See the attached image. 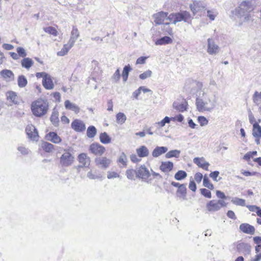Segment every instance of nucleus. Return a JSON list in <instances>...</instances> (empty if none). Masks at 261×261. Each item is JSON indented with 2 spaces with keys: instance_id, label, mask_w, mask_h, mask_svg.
<instances>
[{
  "instance_id": "f257e3e1",
  "label": "nucleus",
  "mask_w": 261,
  "mask_h": 261,
  "mask_svg": "<svg viewBox=\"0 0 261 261\" xmlns=\"http://www.w3.org/2000/svg\"><path fill=\"white\" fill-rule=\"evenodd\" d=\"M32 114L37 117L45 115L49 110V103L46 99L39 98L33 101L31 104Z\"/></svg>"
},
{
  "instance_id": "f03ea898",
  "label": "nucleus",
  "mask_w": 261,
  "mask_h": 261,
  "mask_svg": "<svg viewBox=\"0 0 261 261\" xmlns=\"http://www.w3.org/2000/svg\"><path fill=\"white\" fill-rule=\"evenodd\" d=\"M254 10L251 1H244L241 2L235 10V14L238 17H244L245 21H249L251 19L250 14Z\"/></svg>"
},
{
  "instance_id": "7ed1b4c3",
  "label": "nucleus",
  "mask_w": 261,
  "mask_h": 261,
  "mask_svg": "<svg viewBox=\"0 0 261 261\" xmlns=\"http://www.w3.org/2000/svg\"><path fill=\"white\" fill-rule=\"evenodd\" d=\"M168 20L169 22L165 23L166 24H169V23L175 24L181 21L189 22L191 20V16L189 12L184 11L170 14L168 16Z\"/></svg>"
},
{
  "instance_id": "20e7f679",
  "label": "nucleus",
  "mask_w": 261,
  "mask_h": 261,
  "mask_svg": "<svg viewBox=\"0 0 261 261\" xmlns=\"http://www.w3.org/2000/svg\"><path fill=\"white\" fill-rule=\"evenodd\" d=\"M227 203L222 200H212L207 203L206 208L209 212H216L226 206Z\"/></svg>"
},
{
  "instance_id": "39448f33",
  "label": "nucleus",
  "mask_w": 261,
  "mask_h": 261,
  "mask_svg": "<svg viewBox=\"0 0 261 261\" xmlns=\"http://www.w3.org/2000/svg\"><path fill=\"white\" fill-rule=\"evenodd\" d=\"M196 105L199 112L210 111L214 108V105L210 99L204 101L202 99H197Z\"/></svg>"
},
{
  "instance_id": "423d86ee",
  "label": "nucleus",
  "mask_w": 261,
  "mask_h": 261,
  "mask_svg": "<svg viewBox=\"0 0 261 261\" xmlns=\"http://www.w3.org/2000/svg\"><path fill=\"white\" fill-rule=\"evenodd\" d=\"M89 152L95 156H101L103 155L106 151L105 146L97 142L92 143L89 148Z\"/></svg>"
},
{
  "instance_id": "0eeeda50",
  "label": "nucleus",
  "mask_w": 261,
  "mask_h": 261,
  "mask_svg": "<svg viewBox=\"0 0 261 261\" xmlns=\"http://www.w3.org/2000/svg\"><path fill=\"white\" fill-rule=\"evenodd\" d=\"M94 163L98 168L106 170L110 166L112 161L106 156L97 157L94 160Z\"/></svg>"
},
{
  "instance_id": "6e6552de",
  "label": "nucleus",
  "mask_w": 261,
  "mask_h": 261,
  "mask_svg": "<svg viewBox=\"0 0 261 261\" xmlns=\"http://www.w3.org/2000/svg\"><path fill=\"white\" fill-rule=\"evenodd\" d=\"M191 11L192 12L193 15H196L197 13H200L201 16L202 12H204L205 10V6L200 1H194L190 5Z\"/></svg>"
},
{
  "instance_id": "1a4fd4ad",
  "label": "nucleus",
  "mask_w": 261,
  "mask_h": 261,
  "mask_svg": "<svg viewBox=\"0 0 261 261\" xmlns=\"http://www.w3.org/2000/svg\"><path fill=\"white\" fill-rule=\"evenodd\" d=\"M74 161V156L72 154L66 151L60 157V163L63 166H70Z\"/></svg>"
},
{
  "instance_id": "9d476101",
  "label": "nucleus",
  "mask_w": 261,
  "mask_h": 261,
  "mask_svg": "<svg viewBox=\"0 0 261 261\" xmlns=\"http://www.w3.org/2000/svg\"><path fill=\"white\" fill-rule=\"evenodd\" d=\"M168 13L163 11H161L154 14L152 17L154 22L156 24L160 25L164 24L166 20H168Z\"/></svg>"
},
{
  "instance_id": "9b49d317",
  "label": "nucleus",
  "mask_w": 261,
  "mask_h": 261,
  "mask_svg": "<svg viewBox=\"0 0 261 261\" xmlns=\"http://www.w3.org/2000/svg\"><path fill=\"white\" fill-rule=\"evenodd\" d=\"M71 128L76 132H83L86 129V125L81 120L75 119L73 120L71 124Z\"/></svg>"
},
{
  "instance_id": "f8f14e48",
  "label": "nucleus",
  "mask_w": 261,
  "mask_h": 261,
  "mask_svg": "<svg viewBox=\"0 0 261 261\" xmlns=\"http://www.w3.org/2000/svg\"><path fill=\"white\" fill-rule=\"evenodd\" d=\"M150 176V173L145 165H141L137 169V177L146 180Z\"/></svg>"
},
{
  "instance_id": "ddd939ff",
  "label": "nucleus",
  "mask_w": 261,
  "mask_h": 261,
  "mask_svg": "<svg viewBox=\"0 0 261 261\" xmlns=\"http://www.w3.org/2000/svg\"><path fill=\"white\" fill-rule=\"evenodd\" d=\"M193 162L199 168L204 170L208 171L210 164L207 162L203 157H196L193 159Z\"/></svg>"
},
{
  "instance_id": "4468645a",
  "label": "nucleus",
  "mask_w": 261,
  "mask_h": 261,
  "mask_svg": "<svg viewBox=\"0 0 261 261\" xmlns=\"http://www.w3.org/2000/svg\"><path fill=\"white\" fill-rule=\"evenodd\" d=\"M77 161L83 167H88L90 165V158L86 153H80L77 156Z\"/></svg>"
},
{
  "instance_id": "2eb2a0df",
  "label": "nucleus",
  "mask_w": 261,
  "mask_h": 261,
  "mask_svg": "<svg viewBox=\"0 0 261 261\" xmlns=\"http://www.w3.org/2000/svg\"><path fill=\"white\" fill-rule=\"evenodd\" d=\"M25 132L28 137L33 140H36L38 137V132L34 125L28 124L25 128Z\"/></svg>"
},
{
  "instance_id": "dca6fc26",
  "label": "nucleus",
  "mask_w": 261,
  "mask_h": 261,
  "mask_svg": "<svg viewBox=\"0 0 261 261\" xmlns=\"http://www.w3.org/2000/svg\"><path fill=\"white\" fill-rule=\"evenodd\" d=\"M252 135L255 138V142L257 145L261 142V126L259 124H256L252 128Z\"/></svg>"
},
{
  "instance_id": "f3484780",
  "label": "nucleus",
  "mask_w": 261,
  "mask_h": 261,
  "mask_svg": "<svg viewBox=\"0 0 261 261\" xmlns=\"http://www.w3.org/2000/svg\"><path fill=\"white\" fill-rule=\"evenodd\" d=\"M240 230L246 234H253L255 233V229L254 227L248 223H242L239 226Z\"/></svg>"
},
{
  "instance_id": "a211bd4d",
  "label": "nucleus",
  "mask_w": 261,
  "mask_h": 261,
  "mask_svg": "<svg viewBox=\"0 0 261 261\" xmlns=\"http://www.w3.org/2000/svg\"><path fill=\"white\" fill-rule=\"evenodd\" d=\"M42 84L43 87L46 90H52L55 87L53 78L51 75L48 74L46 76L44 77V79H42Z\"/></svg>"
},
{
  "instance_id": "6ab92c4d",
  "label": "nucleus",
  "mask_w": 261,
  "mask_h": 261,
  "mask_svg": "<svg viewBox=\"0 0 261 261\" xmlns=\"http://www.w3.org/2000/svg\"><path fill=\"white\" fill-rule=\"evenodd\" d=\"M207 51L209 54H216L218 53L219 47L215 43L214 40L213 39L209 38L207 40Z\"/></svg>"
},
{
  "instance_id": "aec40b11",
  "label": "nucleus",
  "mask_w": 261,
  "mask_h": 261,
  "mask_svg": "<svg viewBox=\"0 0 261 261\" xmlns=\"http://www.w3.org/2000/svg\"><path fill=\"white\" fill-rule=\"evenodd\" d=\"M80 36V34L78 29L76 27L73 26L71 32L70 38L68 42L74 46Z\"/></svg>"
},
{
  "instance_id": "412c9836",
  "label": "nucleus",
  "mask_w": 261,
  "mask_h": 261,
  "mask_svg": "<svg viewBox=\"0 0 261 261\" xmlns=\"http://www.w3.org/2000/svg\"><path fill=\"white\" fill-rule=\"evenodd\" d=\"M7 100L11 105L18 104V97L17 94L13 91H8L6 93Z\"/></svg>"
},
{
  "instance_id": "4be33fe9",
  "label": "nucleus",
  "mask_w": 261,
  "mask_h": 261,
  "mask_svg": "<svg viewBox=\"0 0 261 261\" xmlns=\"http://www.w3.org/2000/svg\"><path fill=\"white\" fill-rule=\"evenodd\" d=\"M173 167V163L171 162H162L160 166V169L164 173H168L172 170Z\"/></svg>"
},
{
  "instance_id": "5701e85b",
  "label": "nucleus",
  "mask_w": 261,
  "mask_h": 261,
  "mask_svg": "<svg viewBox=\"0 0 261 261\" xmlns=\"http://www.w3.org/2000/svg\"><path fill=\"white\" fill-rule=\"evenodd\" d=\"M46 140L52 142L54 143H60L62 139L55 132H51L48 133L45 137Z\"/></svg>"
},
{
  "instance_id": "b1692460",
  "label": "nucleus",
  "mask_w": 261,
  "mask_h": 261,
  "mask_svg": "<svg viewBox=\"0 0 261 261\" xmlns=\"http://www.w3.org/2000/svg\"><path fill=\"white\" fill-rule=\"evenodd\" d=\"M73 46V45L67 42L66 44L63 45L61 50L57 53V55L59 57H62L66 55L69 50Z\"/></svg>"
},
{
  "instance_id": "393cba45",
  "label": "nucleus",
  "mask_w": 261,
  "mask_h": 261,
  "mask_svg": "<svg viewBox=\"0 0 261 261\" xmlns=\"http://www.w3.org/2000/svg\"><path fill=\"white\" fill-rule=\"evenodd\" d=\"M64 105L67 110H71L75 114H78L80 111V108L75 104L71 103L69 100L65 101Z\"/></svg>"
},
{
  "instance_id": "a878e982",
  "label": "nucleus",
  "mask_w": 261,
  "mask_h": 261,
  "mask_svg": "<svg viewBox=\"0 0 261 261\" xmlns=\"http://www.w3.org/2000/svg\"><path fill=\"white\" fill-rule=\"evenodd\" d=\"M187 184H181V186L177 189L176 194L177 196L185 199L187 195Z\"/></svg>"
},
{
  "instance_id": "bb28decb",
  "label": "nucleus",
  "mask_w": 261,
  "mask_h": 261,
  "mask_svg": "<svg viewBox=\"0 0 261 261\" xmlns=\"http://www.w3.org/2000/svg\"><path fill=\"white\" fill-rule=\"evenodd\" d=\"M138 155L140 158L146 157L149 154V150L145 146H141L136 149Z\"/></svg>"
},
{
  "instance_id": "cd10ccee",
  "label": "nucleus",
  "mask_w": 261,
  "mask_h": 261,
  "mask_svg": "<svg viewBox=\"0 0 261 261\" xmlns=\"http://www.w3.org/2000/svg\"><path fill=\"white\" fill-rule=\"evenodd\" d=\"M168 149L166 147H155L152 152V155L153 157H158L161 154L166 152Z\"/></svg>"
},
{
  "instance_id": "c85d7f7f",
  "label": "nucleus",
  "mask_w": 261,
  "mask_h": 261,
  "mask_svg": "<svg viewBox=\"0 0 261 261\" xmlns=\"http://www.w3.org/2000/svg\"><path fill=\"white\" fill-rule=\"evenodd\" d=\"M21 64L22 67L29 69L33 65L34 62L30 58H24L21 60Z\"/></svg>"
},
{
  "instance_id": "c756f323",
  "label": "nucleus",
  "mask_w": 261,
  "mask_h": 261,
  "mask_svg": "<svg viewBox=\"0 0 261 261\" xmlns=\"http://www.w3.org/2000/svg\"><path fill=\"white\" fill-rule=\"evenodd\" d=\"M236 249L239 252H242L248 249L249 245L247 243L242 241H239L234 244Z\"/></svg>"
},
{
  "instance_id": "7c9ffc66",
  "label": "nucleus",
  "mask_w": 261,
  "mask_h": 261,
  "mask_svg": "<svg viewBox=\"0 0 261 261\" xmlns=\"http://www.w3.org/2000/svg\"><path fill=\"white\" fill-rule=\"evenodd\" d=\"M172 39L168 36H164L161 38L158 39L155 42L156 45H165L172 43Z\"/></svg>"
},
{
  "instance_id": "2f4dec72",
  "label": "nucleus",
  "mask_w": 261,
  "mask_h": 261,
  "mask_svg": "<svg viewBox=\"0 0 261 261\" xmlns=\"http://www.w3.org/2000/svg\"><path fill=\"white\" fill-rule=\"evenodd\" d=\"M100 141L105 144H107L111 142V137L106 132L102 133L99 135Z\"/></svg>"
},
{
  "instance_id": "473e14b6",
  "label": "nucleus",
  "mask_w": 261,
  "mask_h": 261,
  "mask_svg": "<svg viewBox=\"0 0 261 261\" xmlns=\"http://www.w3.org/2000/svg\"><path fill=\"white\" fill-rule=\"evenodd\" d=\"M50 120L54 126H58L60 122L58 112H53L50 116Z\"/></svg>"
},
{
  "instance_id": "72a5a7b5",
  "label": "nucleus",
  "mask_w": 261,
  "mask_h": 261,
  "mask_svg": "<svg viewBox=\"0 0 261 261\" xmlns=\"http://www.w3.org/2000/svg\"><path fill=\"white\" fill-rule=\"evenodd\" d=\"M41 147L45 152L48 153L53 152L55 149L54 146L52 144L46 142L42 144Z\"/></svg>"
},
{
  "instance_id": "f704fd0d",
  "label": "nucleus",
  "mask_w": 261,
  "mask_h": 261,
  "mask_svg": "<svg viewBox=\"0 0 261 261\" xmlns=\"http://www.w3.org/2000/svg\"><path fill=\"white\" fill-rule=\"evenodd\" d=\"M44 32L54 37L58 35L59 33L57 30L53 27H47L43 29Z\"/></svg>"
},
{
  "instance_id": "c9c22d12",
  "label": "nucleus",
  "mask_w": 261,
  "mask_h": 261,
  "mask_svg": "<svg viewBox=\"0 0 261 261\" xmlns=\"http://www.w3.org/2000/svg\"><path fill=\"white\" fill-rule=\"evenodd\" d=\"M132 70L129 65L125 66L123 68L122 73V77L124 82H125L128 76V73Z\"/></svg>"
},
{
  "instance_id": "e433bc0d",
  "label": "nucleus",
  "mask_w": 261,
  "mask_h": 261,
  "mask_svg": "<svg viewBox=\"0 0 261 261\" xmlns=\"http://www.w3.org/2000/svg\"><path fill=\"white\" fill-rule=\"evenodd\" d=\"M187 173L184 170H178L174 175V178L177 180H181L186 178Z\"/></svg>"
},
{
  "instance_id": "4c0bfd02",
  "label": "nucleus",
  "mask_w": 261,
  "mask_h": 261,
  "mask_svg": "<svg viewBox=\"0 0 261 261\" xmlns=\"http://www.w3.org/2000/svg\"><path fill=\"white\" fill-rule=\"evenodd\" d=\"M97 130L95 126L91 125L87 129V136L89 138H93L96 134Z\"/></svg>"
},
{
  "instance_id": "58836bf2",
  "label": "nucleus",
  "mask_w": 261,
  "mask_h": 261,
  "mask_svg": "<svg viewBox=\"0 0 261 261\" xmlns=\"http://www.w3.org/2000/svg\"><path fill=\"white\" fill-rule=\"evenodd\" d=\"M203 185L211 190L214 189L213 184L211 182L210 180L206 176H204L203 179Z\"/></svg>"
},
{
  "instance_id": "ea45409f",
  "label": "nucleus",
  "mask_w": 261,
  "mask_h": 261,
  "mask_svg": "<svg viewBox=\"0 0 261 261\" xmlns=\"http://www.w3.org/2000/svg\"><path fill=\"white\" fill-rule=\"evenodd\" d=\"M257 154V152L256 151L248 152L244 155L243 159L248 162V163L249 164L250 159L253 158V157L256 156Z\"/></svg>"
},
{
  "instance_id": "a19ab883",
  "label": "nucleus",
  "mask_w": 261,
  "mask_h": 261,
  "mask_svg": "<svg viewBox=\"0 0 261 261\" xmlns=\"http://www.w3.org/2000/svg\"><path fill=\"white\" fill-rule=\"evenodd\" d=\"M126 175L128 178L134 179L135 177H137V170L133 169H127L126 171Z\"/></svg>"
},
{
  "instance_id": "79ce46f5",
  "label": "nucleus",
  "mask_w": 261,
  "mask_h": 261,
  "mask_svg": "<svg viewBox=\"0 0 261 261\" xmlns=\"http://www.w3.org/2000/svg\"><path fill=\"white\" fill-rule=\"evenodd\" d=\"M28 83L27 79L23 75H20L18 77V85L19 87H24Z\"/></svg>"
},
{
  "instance_id": "37998d69",
  "label": "nucleus",
  "mask_w": 261,
  "mask_h": 261,
  "mask_svg": "<svg viewBox=\"0 0 261 261\" xmlns=\"http://www.w3.org/2000/svg\"><path fill=\"white\" fill-rule=\"evenodd\" d=\"M252 99L256 105H259L261 103V92L255 91L253 95Z\"/></svg>"
},
{
  "instance_id": "c03bdc74",
  "label": "nucleus",
  "mask_w": 261,
  "mask_h": 261,
  "mask_svg": "<svg viewBox=\"0 0 261 261\" xmlns=\"http://www.w3.org/2000/svg\"><path fill=\"white\" fill-rule=\"evenodd\" d=\"M126 117L125 115L123 113L119 112L116 115V121L119 124H123L126 121Z\"/></svg>"
},
{
  "instance_id": "a18cd8bd",
  "label": "nucleus",
  "mask_w": 261,
  "mask_h": 261,
  "mask_svg": "<svg viewBox=\"0 0 261 261\" xmlns=\"http://www.w3.org/2000/svg\"><path fill=\"white\" fill-rule=\"evenodd\" d=\"M180 151L177 150H172L168 151L166 154V158H171L173 157L177 158L179 155Z\"/></svg>"
},
{
  "instance_id": "49530a36",
  "label": "nucleus",
  "mask_w": 261,
  "mask_h": 261,
  "mask_svg": "<svg viewBox=\"0 0 261 261\" xmlns=\"http://www.w3.org/2000/svg\"><path fill=\"white\" fill-rule=\"evenodd\" d=\"M173 107L179 112H184L187 109L186 105L185 103H174Z\"/></svg>"
},
{
  "instance_id": "de8ad7c7",
  "label": "nucleus",
  "mask_w": 261,
  "mask_h": 261,
  "mask_svg": "<svg viewBox=\"0 0 261 261\" xmlns=\"http://www.w3.org/2000/svg\"><path fill=\"white\" fill-rule=\"evenodd\" d=\"M217 15L218 12L215 10H210L207 11V16L211 20H214Z\"/></svg>"
},
{
  "instance_id": "09e8293b",
  "label": "nucleus",
  "mask_w": 261,
  "mask_h": 261,
  "mask_svg": "<svg viewBox=\"0 0 261 261\" xmlns=\"http://www.w3.org/2000/svg\"><path fill=\"white\" fill-rule=\"evenodd\" d=\"M200 191L201 194L205 197L207 198H211L212 197V194L210 190L205 188H202L200 189Z\"/></svg>"
},
{
  "instance_id": "8fccbe9b",
  "label": "nucleus",
  "mask_w": 261,
  "mask_h": 261,
  "mask_svg": "<svg viewBox=\"0 0 261 261\" xmlns=\"http://www.w3.org/2000/svg\"><path fill=\"white\" fill-rule=\"evenodd\" d=\"M233 203L237 205L240 206H245V200L244 199L239 198H235L232 200Z\"/></svg>"
},
{
  "instance_id": "3c124183",
  "label": "nucleus",
  "mask_w": 261,
  "mask_h": 261,
  "mask_svg": "<svg viewBox=\"0 0 261 261\" xmlns=\"http://www.w3.org/2000/svg\"><path fill=\"white\" fill-rule=\"evenodd\" d=\"M118 162L124 166H126L127 158L124 153H122V154L119 156L118 160Z\"/></svg>"
},
{
  "instance_id": "603ef678",
  "label": "nucleus",
  "mask_w": 261,
  "mask_h": 261,
  "mask_svg": "<svg viewBox=\"0 0 261 261\" xmlns=\"http://www.w3.org/2000/svg\"><path fill=\"white\" fill-rule=\"evenodd\" d=\"M119 177V173L115 171H108L107 172V178L112 179Z\"/></svg>"
},
{
  "instance_id": "864d4df0",
  "label": "nucleus",
  "mask_w": 261,
  "mask_h": 261,
  "mask_svg": "<svg viewBox=\"0 0 261 261\" xmlns=\"http://www.w3.org/2000/svg\"><path fill=\"white\" fill-rule=\"evenodd\" d=\"M152 74V72L150 70H148L143 73H141L139 75V77L141 80H145L148 77H149L151 76Z\"/></svg>"
},
{
  "instance_id": "5fc2aeb1",
  "label": "nucleus",
  "mask_w": 261,
  "mask_h": 261,
  "mask_svg": "<svg viewBox=\"0 0 261 261\" xmlns=\"http://www.w3.org/2000/svg\"><path fill=\"white\" fill-rule=\"evenodd\" d=\"M255 251L256 255L253 258V261H259L261 259V248L259 247L258 248H257L256 245L255 247Z\"/></svg>"
},
{
  "instance_id": "6e6d98bb",
  "label": "nucleus",
  "mask_w": 261,
  "mask_h": 261,
  "mask_svg": "<svg viewBox=\"0 0 261 261\" xmlns=\"http://www.w3.org/2000/svg\"><path fill=\"white\" fill-rule=\"evenodd\" d=\"M2 75L4 77L11 78L14 76L13 72L9 70H4L1 72Z\"/></svg>"
},
{
  "instance_id": "4d7b16f0",
  "label": "nucleus",
  "mask_w": 261,
  "mask_h": 261,
  "mask_svg": "<svg viewBox=\"0 0 261 261\" xmlns=\"http://www.w3.org/2000/svg\"><path fill=\"white\" fill-rule=\"evenodd\" d=\"M171 120H172L171 118H170L169 117L166 116L160 122H159L158 124L160 127H163L165 125L166 123H169Z\"/></svg>"
},
{
  "instance_id": "13d9d810",
  "label": "nucleus",
  "mask_w": 261,
  "mask_h": 261,
  "mask_svg": "<svg viewBox=\"0 0 261 261\" xmlns=\"http://www.w3.org/2000/svg\"><path fill=\"white\" fill-rule=\"evenodd\" d=\"M198 121L201 126L206 125L208 123V120L204 116H199Z\"/></svg>"
},
{
  "instance_id": "bf43d9fd",
  "label": "nucleus",
  "mask_w": 261,
  "mask_h": 261,
  "mask_svg": "<svg viewBox=\"0 0 261 261\" xmlns=\"http://www.w3.org/2000/svg\"><path fill=\"white\" fill-rule=\"evenodd\" d=\"M249 120L250 123L251 124H252L253 127L254 126V125H255V124H259V123L260 122V119H258V121H256L255 117L252 114H250L249 115Z\"/></svg>"
},
{
  "instance_id": "052dcab7",
  "label": "nucleus",
  "mask_w": 261,
  "mask_h": 261,
  "mask_svg": "<svg viewBox=\"0 0 261 261\" xmlns=\"http://www.w3.org/2000/svg\"><path fill=\"white\" fill-rule=\"evenodd\" d=\"M202 178H203V175L201 173L196 172L194 174V179L197 183H198V184L200 183Z\"/></svg>"
},
{
  "instance_id": "680f3d73",
  "label": "nucleus",
  "mask_w": 261,
  "mask_h": 261,
  "mask_svg": "<svg viewBox=\"0 0 261 261\" xmlns=\"http://www.w3.org/2000/svg\"><path fill=\"white\" fill-rule=\"evenodd\" d=\"M241 172L245 176H250L258 174V173L256 172H250L243 169L241 170Z\"/></svg>"
},
{
  "instance_id": "e2e57ef3",
  "label": "nucleus",
  "mask_w": 261,
  "mask_h": 261,
  "mask_svg": "<svg viewBox=\"0 0 261 261\" xmlns=\"http://www.w3.org/2000/svg\"><path fill=\"white\" fill-rule=\"evenodd\" d=\"M120 77V71L119 69H117L115 73H114L112 79L115 82H118L119 81Z\"/></svg>"
},
{
  "instance_id": "0e129e2a",
  "label": "nucleus",
  "mask_w": 261,
  "mask_h": 261,
  "mask_svg": "<svg viewBox=\"0 0 261 261\" xmlns=\"http://www.w3.org/2000/svg\"><path fill=\"white\" fill-rule=\"evenodd\" d=\"M56 102H60L61 101V94L58 92H53L51 94Z\"/></svg>"
},
{
  "instance_id": "69168bd1",
  "label": "nucleus",
  "mask_w": 261,
  "mask_h": 261,
  "mask_svg": "<svg viewBox=\"0 0 261 261\" xmlns=\"http://www.w3.org/2000/svg\"><path fill=\"white\" fill-rule=\"evenodd\" d=\"M247 207L250 211L256 212L257 215L258 212L261 211V208L256 205H247Z\"/></svg>"
},
{
  "instance_id": "338daca9",
  "label": "nucleus",
  "mask_w": 261,
  "mask_h": 261,
  "mask_svg": "<svg viewBox=\"0 0 261 261\" xmlns=\"http://www.w3.org/2000/svg\"><path fill=\"white\" fill-rule=\"evenodd\" d=\"M219 175V172L218 171H215L212 172L210 174V176L213 179V180L218 181V180L217 179V177H218Z\"/></svg>"
},
{
  "instance_id": "774afa93",
  "label": "nucleus",
  "mask_w": 261,
  "mask_h": 261,
  "mask_svg": "<svg viewBox=\"0 0 261 261\" xmlns=\"http://www.w3.org/2000/svg\"><path fill=\"white\" fill-rule=\"evenodd\" d=\"M87 176L90 179H95L98 177V176L97 175L96 171H93L92 170H90L87 174Z\"/></svg>"
}]
</instances>
